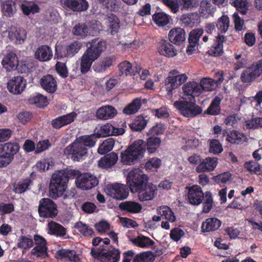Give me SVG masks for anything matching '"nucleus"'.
<instances>
[{"instance_id":"1","label":"nucleus","mask_w":262,"mask_h":262,"mask_svg":"<svg viewBox=\"0 0 262 262\" xmlns=\"http://www.w3.org/2000/svg\"><path fill=\"white\" fill-rule=\"evenodd\" d=\"M188 189V198L190 204L199 205L203 203L202 212L209 213L212 208L213 203L212 193L209 191L204 193L201 187L198 185L186 187Z\"/></svg>"},{"instance_id":"2","label":"nucleus","mask_w":262,"mask_h":262,"mask_svg":"<svg viewBox=\"0 0 262 262\" xmlns=\"http://www.w3.org/2000/svg\"><path fill=\"white\" fill-rule=\"evenodd\" d=\"M68 180L59 171L53 174L49 185V196L56 199L61 196L67 188Z\"/></svg>"},{"instance_id":"3","label":"nucleus","mask_w":262,"mask_h":262,"mask_svg":"<svg viewBox=\"0 0 262 262\" xmlns=\"http://www.w3.org/2000/svg\"><path fill=\"white\" fill-rule=\"evenodd\" d=\"M19 148V145L16 142H8L0 144V168L10 165Z\"/></svg>"},{"instance_id":"4","label":"nucleus","mask_w":262,"mask_h":262,"mask_svg":"<svg viewBox=\"0 0 262 262\" xmlns=\"http://www.w3.org/2000/svg\"><path fill=\"white\" fill-rule=\"evenodd\" d=\"M193 101L179 100L174 102V107L179 111L180 114L186 118H194L202 112V107Z\"/></svg>"},{"instance_id":"5","label":"nucleus","mask_w":262,"mask_h":262,"mask_svg":"<svg viewBox=\"0 0 262 262\" xmlns=\"http://www.w3.org/2000/svg\"><path fill=\"white\" fill-rule=\"evenodd\" d=\"M149 178L139 168L130 170L126 178V183L131 192L137 191L148 183Z\"/></svg>"},{"instance_id":"6","label":"nucleus","mask_w":262,"mask_h":262,"mask_svg":"<svg viewBox=\"0 0 262 262\" xmlns=\"http://www.w3.org/2000/svg\"><path fill=\"white\" fill-rule=\"evenodd\" d=\"M262 75V59L253 62L244 69L240 76L241 81L251 84Z\"/></svg>"},{"instance_id":"7","label":"nucleus","mask_w":262,"mask_h":262,"mask_svg":"<svg viewBox=\"0 0 262 262\" xmlns=\"http://www.w3.org/2000/svg\"><path fill=\"white\" fill-rule=\"evenodd\" d=\"M38 213L44 219H54L58 213L57 205L50 198H42L39 201Z\"/></svg>"},{"instance_id":"8","label":"nucleus","mask_w":262,"mask_h":262,"mask_svg":"<svg viewBox=\"0 0 262 262\" xmlns=\"http://www.w3.org/2000/svg\"><path fill=\"white\" fill-rule=\"evenodd\" d=\"M187 78L185 74H180L177 70L170 71L165 79V88L167 94H172V91L186 81Z\"/></svg>"},{"instance_id":"9","label":"nucleus","mask_w":262,"mask_h":262,"mask_svg":"<svg viewBox=\"0 0 262 262\" xmlns=\"http://www.w3.org/2000/svg\"><path fill=\"white\" fill-rule=\"evenodd\" d=\"M82 44L78 41H74L65 46L56 47L55 56L58 59L64 57H72L81 49Z\"/></svg>"},{"instance_id":"10","label":"nucleus","mask_w":262,"mask_h":262,"mask_svg":"<svg viewBox=\"0 0 262 262\" xmlns=\"http://www.w3.org/2000/svg\"><path fill=\"white\" fill-rule=\"evenodd\" d=\"M90 46L88 47L84 54L88 55L93 60H96L105 50L106 46V42L103 39L96 38L89 42Z\"/></svg>"},{"instance_id":"11","label":"nucleus","mask_w":262,"mask_h":262,"mask_svg":"<svg viewBox=\"0 0 262 262\" xmlns=\"http://www.w3.org/2000/svg\"><path fill=\"white\" fill-rule=\"evenodd\" d=\"M105 253H97L94 250L91 251L92 256L101 262H118L120 258V251L118 249L113 248Z\"/></svg>"},{"instance_id":"12","label":"nucleus","mask_w":262,"mask_h":262,"mask_svg":"<svg viewBox=\"0 0 262 262\" xmlns=\"http://www.w3.org/2000/svg\"><path fill=\"white\" fill-rule=\"evenodd\" d=\"M60 4L65 10L74 12L85 11L89 6L86 0H60Z\"/></svg>"},{"instance_id":"13","label":"nucleus","mask_w":262,"mask_h":262,"mask_svg":"<svg viewBox=\"0 0 262 262\" xmlns=\"http://www.w3.org/2000/svg\"><path fill=\"white\" fill-rule=\"evenodd\" d=\"M136 190L133 192L137 193L139 201L144 202L152 200L157 195L158 190L156 185L147 183Z\"/></svg>"},{"instance_id":"14","label":"nucleus","mask_w":262,"mask_h":262,"mask_svg":"<svg viewBox=\"0 0 262 262\" xmlns=\"http://www.w3.org/2000/svg\"><path fill=\"white\" fill-rule=\"evenodd\" d=\"M88 153L87 149L82 147L79 144L75 141L64 149V154L71 156V158L74 161H79L86 156Z\"/></svg>"},{"instance_id":"15","label":"nucleus","mask_w":262,"mask_h":262,"mask_svg":"<svg viewBox=\"0 0 262 262\" xmlns=\"http://www.w3.org/2000/svg\"><path fill=\"white\" fill-rule=\"evenodd\" d=\"M26 80L20 76H13L7 82V88L13 95L21 94L26 88Z\"/></svg>"},{"instance_id":"16","label":"nucleus","mask_w":262,"mask_h":262,"mask_svg":"<svg viewBox=\"0 0 262 262\" xmlns=\"http://www.w3.org/2000/svg\"><path fill=\"white\" fill-rule=\"evenodd\" d=\"M76 182L78 187L82 190H89L98 185V180L95 176L84 173L77 177Z\"/></svg>"},{"instance_id":"17","label":"nucleus","mask_w":262,"mask_h":262,"mask_svg":"<svg viewBox=\"0 0 262 262\" xmlns=\"http://www.w3.org/2000/svg\"><path fill=\"white\" fill-rule=\"evenodd\" d=\"M27 32L22 28L11 27L8 32V38L17 45L24 43L27 38Z\"/></svg>"},{"instance_id":"18","label":"nucleus","mask_w":262,"mask_h":262,"mask_svg":"<svg viewBox=\"0 0 262 262\" xmlns=\"http://www.w3.org/2000/svg\"><path fill=\"white\" fill-rule=\"evenodd\" d=\"M157 50L160 55L172 57L177 54V50L167 40L161 39L157 43Z\"/></svg>"},{"instance_id":"19","label":"nucleus","mask_w":262,"mask_h":262,"mask_svg":"<svg viewBox=\"0 0 262 262\" xmlns=\"http://www.w3.org/2000/svg\"><path fill=\"white\" fill-rule=\"evenodd\" d=\"M77 116V114L74 112L67 115L59 116L51 121L52 127L55 129H60L73 122Z\"/></svg>"},{"instance_id":"20","label":"nucleus","mask_w":262,"mask_h":262,"mask_svg":"<svg viewBox=\"0 0 262 262\" xmlns=\"http://www.w3.org/2000/svg\"><path fill=\"white\" fill-rule=\"evenodd\" d=\"M203 33L204 30L202 28L194 29L190 31L188 37L189 45L186 49L188 55L192 54L195 50V47L200 45L199 39Z\"/></svg>"},{"instance_id":"21","label":"nucleus","mask_w":262,"mask_h":262,"mask_svg":"<svg viewBox=\"0 0 262 262\" xmlns=\"http://www.w3.org/2000/svg\"><path fill=\"white\" fill-rule=\"evenodd\" d=\"M111 195L116 200H123L128 195V189L126 186L122 184H113L110 188Z\"/></svg>"},{"instance_id":"22","label":"nucleus","mask_w":262,"mask_h":262,"mask_svg":"<svg viewBox=\"0 0 262 262\" xmlns=\"http://www.w3.org/2000/svg\"><path fill=\"white\" fill-rule=\"evenodd\" d=\"M129 241L135 246L142 248H151L158 252L156 249L155 242L148 236L139 235L135 238H130Z\"/></svg>"},{"instance_id":"23","label":"nucleus","mask_w":262,"mask_h":262,"mask_svg":"<svg viewBox=\"0 0 262 262\" xmlns=\"http://www.w3.org/2000/svg\"><path fill=\"white\" fill-rule=\"evenodd\" d=\"M217 158L207 157L202 160L196 167L198 172H209L213 170L217 164Z\"/></svg>"},{"instance_id":"24","label":"nucleus","mask_w":262,"mask_h":262,"mask_svg":"<svg viewBox=\"0 0 262 262\" xmlns=\"http://www.w3.org/2000/svg\"><path fill=\"white\" fill-rule=\"evenodd\" d=\"M219 75L220 78L217 80L210 78H204L201 80L199 85L201 86V93L203 91H211L214 90L219 85L222 83L224 79L222 75Z\"/></svg>"},{"instance_id":"25","label":"nucleus","mask_w":262,"mask_h":262,"mask_svg":"<svg viewBox=\"0 0 262 262\" xmlns=\"http://www.w3.org/2000/svg\"><path fill=\"white\" fill-rule=\"evenodd\" d=\"M40 84L43 89L49 93H54L57 90L56 80L52 75L42 76L40 80Z\"/></svg>"},{"instance_id":"26","label":"nucleus","mask_w":262,"mask_h":262,"mask_svg":"<svg viewBox=\"0 0 262 262\" xmlns=\"http://www.w3.org/2000/svg\"><path fill=\"white\" fill-rule=\"evenodd\" d=\"M18 58L16 54L12 52H10L5 55L2 63L7 71H11L16 69L18 67Z\"/></svg>"},{"instance_id":"27","label":"nucleus","mask_w":262,"mask_h":262,"mask_svg":"<svg viewBox=\"0 0 262 262\" xmlns=\"http://www.w3.org/2000/svg\"><path fill=\"white\" fill-rule=\"evenodd\" d=\"M168 38L171 43L181 45L185 41V32L181 28H173L169 32Z\"/></svg>"},{"instance_id":"28","label":"nucleus","mask_w":262,"mask_h":262,"mask_svg":"<svg viewBox=\"0 0 262 262\" xmlns=\"http://www.w3.org/2000/svg\"><path fill=\"white\" fill-rule=\"evenodd\" d=\"M138 155L128 146L126 150L121 152V162L126 165L134 164L141 160Z\"/></svg>"},{"instance_id":"29","label":"nucleus","mask_w":262,"mask_h":262,"mask_svg":"<svg viewBox=\"0 0 262 262\" xmlns=\"http://www.w3.org/2000/svg\"><path fill=\"white\" fill-rule=\"evenodd\" d=\"M115 60L116 58L114 56L105 57L101 60L95 62L93 66V69L96 72L104 73L113 65Z\"/></svg>"},{"instance_id":"30","label":"nucleus","mask_w":262,"mask_h":262,"mask_svg":"<svg viewBox=\"0 0 262 262\" xmlns=\"http://www.w3.org/2000/svg\"><path fill=\"white\" fill-rule=\"evenodd\" d=\"M53 56L51 48L47 45H41L36 50L34 53L35 58L40 61H48Z\"/></svg>"},{"instance_id":"31","label":"nucleus","mask_w":262,"mask_h":262,"mask_svg":"<svg viewBox=\"0 0 262 262\" xmlns=\"http://www.w3.org/2000/svg\"><path fill=\"white\" fill-rule=\"evenodd\" d=\"M117 112L112 105H105L100 107L96 113V117L101 120H107L113 118Z\"/></svg>"},{"instance_id":"32","label":"nucleus","mask_w":262,"mask_h":262,"mask_svg":"<svg viewBox=\"0 0 262 262\" xmlns=\"http://www.w3.org/2000/svg\"><path fill=\"white\" fill-rule=\"evenodd\" d=\"M118 159V155L115 152H111L106 154L102 157L98 161L99 167L107 169L112 167L117 162Z\"/></svg>"},{"instance_id":"33","label":"nucleus","mask_w":262,"mask_h":262,"mask_svg":"<svg viewBox=\"0 0 262 262\" xmlns=\"http://www.w3.org/2000/svg\"><path fill=\"white\" fill-rule=\"evenodd\" d=\"M222 221L216 217H209L204 221L201 226L203 232H209L217 230L222 225Z\"/></svg>"},{"instance_id":"34","label":"nucleus","mask_w":262,"mask_h":262,"mask_svg":"<svg viewBox=\"0 0 262 262\" xmlns=\"http://www.w3.org/2000/svg\"><path fill=\"white\" fill-rule=\"evenodd\" d=\"M119 207L121 211L132 214L140 212L142 208V205L138 202L130 201L121 202Z\"/></svg>"},{"instance_id":"35","label":"nucleus","mask_w":262,"mask_h":262,"mask_svg":"<svg viewBox=\"0 0 262 262\" xmlns=\"http://www.w3.org/2000/svg\"><path fill=\"white\" fill-rule=\"evenodd\" d=\"M225 38L224 35L218 34L216 39L215 40L214 44L211 46L210 49L208 51V54L213 56H221L223 53V43L225 40Z\"/></svg>"},{"instance_id":"36","label":"nucleus","mask_w":262,"mask_h":262,"mask_svg":"<svg viewBox=\"0 0 262 262\" xmlns=\"http://www.w3.org/2000/svg\"><path fill=\"white\" fill-rule=\"evenodd\" d=\"M181 20L184 24L185 27L189 28H193L198 26L201 21L200 16L196 12L183 14L181 16Z\"/></svg>"},{"instance_id":"37","label":"nucleus","mask_w":262,"mask_h":262,"mask_svg":"<svg viewBox=\"0 0 262 262\" xmlns=\"http://www.w3.org/2000/svg\"><path fill=\"white\" fill-rule=\"evenodd\" d=\"M120 20L116 15L111 13L107 15L105 24L111 35H114L118 32L120 27Z\"/></svg>"},{"instance_id":"38","label":"nucleus","mask_w":262,"mask_h":262,"mask_svg":"<svg viewBox=\"0 0 262 262\" xmlns=\"http://www.w3.org/2000/svg\"><path fill=\"white\" fill-rule=\"evenodd\" d=\"M58 259H66L71 262H80V259L74 250L60 249L55 254Z\"/></svg>"},{"instance_id":"39","label":"nucleus","mask_w":262,"mask_h":262,"mask_svg":"<svg viewBox=\"0 0 262 262\" xmlns=\"http://www.w3.org/2000/svg\"><path fill=\"white\" fill-rule=\"evenodd\" d=\"M201 86L195 81L187 82L182 87V90L184 94L194 96H198L201 94Z\"/></svg>"},{"instance_id":"40","label":"nucleus","mask_w":262,"mask_h":262,"mask_svg":"<svg viewBox=\"0 0 262 262\" xmlns=\"http://www.w3.org/2000/svg\"><path fill=\"white\" fill-rule=\"evenodd\" d=\"M98 138L95 133L90 135H83L77 138L75 141L82 147L87 150L95 146L97 139Z\"/></svg>"},{"instance_id":"41","label":"nucleus","mask_w":262,"mask_h":262,"mask_svg":"<svg viewBox=\"0 0 262 262\" xmlns=\"http://www.w3.org/2000/svg\"><path fill=\"white\" fill-rule=\"evenodd\" d=\"M216 8L213 7L211 3L208 0H202L200 5L199 12L202 16L205 18H208L213 16Z\"/></svg>"},{"instance_id":"42","label":"nucleus","mask_w":262,"mask_h":262,"mask_svg":"<svg viewBox=\"0 0 262 262\" xmlns=\"http://www.w3.org/2000/svg\"><path fill=\"white\" fill-rule=\"evenodd\" d=\"M1 6L2 13L6 17H12L17 11L16 3L12 0H6Z\"/></svg>"},{"instance_id":"43","label":"nucleus","mask_w":262,"mask_h":262,"mask_svg":"<svg viewBox=\"0 0 262 262\" xmlns=\"http://www.w3.org/2000/svg\"><path fill=\"white\" fill-rule=\"evenodd\" d=\"M120 76H127L135 75L136 73H139L141 69L138 70L137 69L135 70L133 68L132 64L127 61H124L118 65Z\"/></svg>"},{"instance_id":"44","label":"nucleus","mask_w":262,"mask_h":262,"mask_svg":"<svg viewBox=\"0 0 262 262\" xmlns=\"http://www.w3.org/2000/svg\"><path fill=\"white\" fill-rule=\"evenodd\" d=\"M28 102L30 104H34L36 107L41 108H45L49 104L47 97L39 93L31 95Z\"/></svg>"},{"instance_id":"45","label":"nucleus","mask_w":262,"mask_h":262,"mask_svg":"<svg viewBox=\"0 0 262 262\" xmlns=\"http://www.w3.org/2000/svg\"><path fill=\"white\" fill-rule=\"evenodd\" d=\"M142 104L141 98H136L123 108V113L127 115L135 114L141 108Z\"/></svg>"},{"instance_id":"46","label":"nucleus","mask_w":262,"mask_h":262,"mask_svg":"<svg viewBox=\"0 0 262 262\" xmlns=\"http://www.w3.org/2000/svg\"><path fill=\"white\" fill-rule=\"evenodd\" d=\"M33 182L30 178H27L13 185V190L16 193H22L29 189V187L33 185Z\"/></svg>"},{"instance_id":"47","label":"nucleus","mask_w":262,"mask_h":262,"mask_svg":"<svg viewBox=\"0 0 262 262\" xmlns=\"http://www.w3.org/2000/svg\"><path fill=\"white\" fill-rule=\"evenodd\" d=\"M161 140L159 137H150L145 141L146 149L149 155L155 153L159 147Z\"/></svg>"},{"instance_id":"48","label":"nucleus","mask_w":262,"mask_h":262,"mask_svg":"<svg viewBox=\"0 0 262 262\" xmlns=\"http://www.w3.org/2000/svg\"><path fill=\"white\" fill-rule=\"evenodd\" d=\"M143 115L137 116L134 122L129 124V127L133 132L141 131L146 127L148 120Z\"/></svg>"},{"instance_id":"49","label":"nucleus","mask_w":262,"mask_h":262,"mask_svg":"<svg viewBox=\"0 0 262 262\" xmlns=\"http://www.w3.org/2000/svg\"><path fill=\"white\" fill-rule=\"evenodd\" d=\"M221 98L219 96H215L207 109L204 111V114L211 116H216L220 114L221 112Z\"/></svg>"},{"instance_id":"50","label":"nucleus","mask_w":262,"mask_h":262,"mask_svg":"<svg viewBox=\"0 0 262 262\" xmlns=\"http://www.w3.org/2000/svg\"><path fill=\"white\" fill-rule=\"evenodd\" d=\"M74 227L84 237L91 238L95 235L93 229L89 225L82 222L76 223Z\"/></svg>"},{"instance_id":"51","label":"nucleus","mask_w":262,"mask_h":262,"mask_svg":"<svg viewBox=\"0 0 262 262\" xmlns=\"http://www.w3.org/2000/svg\"><path fill=\"white\" fill-rule=\"evenodd\" d=\"M157 212L162 217L167 220L168 221L173 223L176 220L174 213L171 209L167 206H162L157 209Z\"/></svg>"},{"instance_id":"52","label":"nucleus","mask_w":262,"mask_h":262,"mask_svg":"<svg viewBox=\"0 0 262 262\" xmlns=\"http://www.w3.org/2000/svg\"><path fill=\"white\" fill-rule=\"evenodd\" d=\"M130 148L132 149L142 159L144 157V154L146 151L145 141L138 139L135 140L133 143L129 146Z\"/></svg>"},{"instance_id":"53","label":"nucleus","mask_w":262,"mask_h":262,"mask_svg":"<svg viewBox=\"0 0 262 262\" xmlns=\"http://www.w3.org/2000/svg\"><path fill=\"white\" fill-rule=\"evenodd\" d=\"M49 232L51 234L57 236H63L66 233V229L61 225L51 221L48 224Z\"/></svg>"},{"instance_id":"54","label":"nucleus","mask_w":262,"mask_h":262,"mask_svg":"<svg viewBox=\"0 0 262 262\" xmlns=\"http://www.w3.org/2000/svg\"><path fill=\"white\" fill-rule=\"evenodd\" d=\"M152 20L158 26H165L169 23L170 16L164 12H158L152 16Z\"/></svg>"},{"instance_id":"55","label":"nucleus","mask_w":262,"mask_h":262,"mask_svg":"<svg viewBox=\"0 0 262 262\" xmlns=\"http://www.w3.org/2000/svg\"><path fill=\"white\" fill-rule=\"evenodd\" d=\"M95 61L88 55L83 53L80 60V72L82 74L87 73L91 69L93 62Z\"/></svg>"},{"instance_id":"56","label":"nucleus","mask_w":262,"mask_h":262,"mask_svg":"<svg viewBox=\"0 0 262 262\" xmlns=\"http://www.w3.org/2000/svg\"><path fill=\"white\" fill-rule=\"evenodd\" d=\"M216 23V28L222 33H226L229 27L230 19L226 14H223L217 19Z\"/></svg>"},{"instance_id":"57","label":"nucleus","mask_w":262,"mask_h":262,"mask_svg":"<svg viewBox=\"0 0 262 262\" xmlns=\"http://www.w3.org/2000/svg\"><path fill=\"white\" fill-rule=\"evenodd\" d=\"M245 137L243 133L236 130H232L227 134L226 140L231 144H238L242 142Z\"/></svg>"},{"instance_id":"58","label":"nucleus","mask_w":262,"mask_h":262,"mask_svg":"<svg viewBox=\"0 0 262 262\" xmlns=\"http://www.w3.org/2000/svg\"><path fill=\"white\" fill-rule=\"evenodd\" d=\"M112 129L113 130V126L111 124L107 123L100 126L95 133L98 138L112 136L113 134Z\"/></svg>"},{"instance_id":"59","label":"nucleus","mask_w":262,"mask_h":262,"mask_svg":"<svg viewBox=\"0 0 262 262\" xmlns=\"http://www.w3.org/2000/svg\"><path fill=\"white\" fill-rule=\"evenodd\" d=\"M89 31L88 27L85 23H78L73 28L72 33L74 35L83 38L88 35Z\"/></svg>"},{"instance_id":"60","label":"nucleus","mask_w":262,"mask_h":262,"mask_svg":"<svg viewBox=\"0 0 262 262\" xmlns=\"http://www.w3.org/2000/svg\"><path fill=\"white\" fill-rule=\"evenodd\" d=\"M115 144V141L112 138L105 140L98 148V152L101 155H105L111 151Z\"/></svg>"},{"instance_id":"61","label":"nucleus","mask_w":262,"mask_h":262,"mask_svg":"<svg viewBox=\"0 0 262 262\" xmlns=\"http://www.w3.org/2000/svg\"><path fill=\"white\" fill-rule=\"evenodd\" d=\"M245 126L248 129H256L262 127V117L253 118L245 121Z\"/></svg>"},{"instance_id":"62","label":"nucleus","mask_w":262,"mask_h":262,"mask_svg":"<svg viewBox=\"0 0 262 262\" xmlns=\"http://www.w3.org/2000/svg\"><path fill=\"white\" fill-rule=\"evenodd\" d=\"M230 4L242 15H245L247 12L248 8L246 0H231Z\"/></svg>"},{"instance_id":"63","label":"nucleus","mask_w":262,"mask_h":262,"mask_svg":"<svg viewBox=\"0 0 262 262\" xmlns=\"http://www.w3.org/2000/svg\"><path fill=\"white\" fill-rule=\"evenodd\" d=\"M34 245L33 241L26 236H21L18 239L17 246L19 248L27 249Z\"/></svg>"},{"instance_id":"64","label":"nucleus","mask_w":262,"mask_h":262,"mask_svg":"<svg viewBox=\"0 0 262 262\" xmlns=\"http://www.w3.org/2000/svg\"><path fill=\"white\" fill-rule=\"evenodd\" d=\"M223 150V146L217 139H212L209 142V152L213 154H219Z\"/></svg>"}]
</instances>
